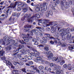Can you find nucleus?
<instances>
[{"label": "nucleus", "mask_w": 74, "mask_h": 74, "mask_svg": "<svg viewBox=\"0 0 74 74\" xmlns=\"http://www.w3.org/2000/svg\"><path fill=\"white\" fill-rule=\"evenodd\" d=\"M45 35L47 37H43L42 38L43 40H41L40 41V42L41 44H44L45 43H47V40H52V39L54 40H55V38L51 36V35L48 34H45Z\"/></svg>", "instance_id": "obj_1"}, {"label": "nucleus", "mask_w": 74, "mask_h": 74, "mask_svg": "<svg viewBox=\"0 0 74 74\" xmlns=\"http://www.w3.org/2000/svg\"><path fill=\"white\" fill-rule=\"evenodd\" d=\"M29 39H30V38L26 37L24 39V41L25 42H25L23 40H22L21 41L20 40V42L22 44H25V45H26V44H27L28 45H29V44H30V42H29Z\"/></svg>", "instance_id": "obj_2"}, {"label": "nucleus", "mask_w": 74, "mask_h": 74, "mask_svg": "<svg viewBox=\"0 0 74 74\" xmlns=\"http://www.w3.org/2000/svg\"><path fill=\"white\" fill-rule=\"evenodd\" d=\"M70 30V28H68L66 31H65V35H66L67 34V37L66 38V39L67 40H69L71 38V34L69 32Z\"/></svg>", "instance_id": "obj_3"}, {"label": "nucleus", "mask_w": 74, "mask_h": 74, "mask_svg": "<svg viewBox=\"0 0 74 74\" xmlns=\"http://www.w3.org/2000/svg\"><path fill=\"white\" fill-rule=\"evenodd\" d=\"M67 4H68V3H66V5H64V2L63 1H61L60 2V4L61 6L62 10H64V8H65V9H68L69 8V5H67Z\"/></svg>", "instance_id": "obj_4"}, {"label": "nucleus", "mask_w": 74, "mask_h": 74, "mask_svg": "<svg viewBox=\"0 0 74 74\" xmlns=\"http://www.w3.org/2000/svg\"><path fill=\"white\" fill-rule=\"evenodd\" d=\"M25 3H22L21 2H19L18 5V8L17 9V10L18 11H21V7H24V6H25Z\"/></svg>", "instance_id": "obj_5"}, {"label": "nucleus", "mask_w": 74, "mask_h": 74, "mask_svg": "<svg viewBox=\"0 0 74 74\" xmlns=\"http://www.w3.org/2000/svg\"><path fill=\"white\" fill-rule=\"evenodd\" d=\"M15 43V40H13L12 41H11L10 40H9V39H8L7 40V44H10V43H11V44L12 45H14V46L15 47H17L18 46V43Z\"/></svg>", "instance_id": "obj_6"}, {"label": "nucleus", "mask_w": 74, "mask_h": 74, "mask_svg": "<svg viewBox=\"0 0 74 74\" xmlns=\"http://www.w3.org/2000/svg\"><path fill=\"white\" fill-rule=\"evenodd\" d=\"M46 53L47 55H49L47 57L48 59L49 60H51V59H52V58H53V53H52V52L50 51L47 52Z\"/></svg>", "instance_id": "obj_7"}, {"label": "nucleus", "mask_w": 74, "mask_h": 74, "mask_svg": "<svg viewBox=\"0 0 74 74\" xmlns=\"http://www.w3.org/2000/svg\"><path fill=\"white\" fill-rule=\"evenodd\" d=\"M1 59L3 60H5L6 61V64L7 66L9 65V66H12V64L9 61L6 60V58L5 56H4L3 57L1 58Z\"/></svg>", "instance_id": "obj_8"}, {"label": "nucleus", "mask_w": 74, "mask_h": 74, "mask_svg": "<svg viewBox=\"0 0 74 74\" xmlns=\"http://www.w3.org/2000/svg\"><path fill=\"white\" fill-rule=\"evenodd\" d=\"M47 3H43L42 5H40V7L42 8V9H43L44 10H45L47 8V6H46V4Z\"/></svg>", "instance_id": "obj_9"}, {"label": "nucleus", "mask_w": 74, "mask_h": 74, "mask_svg": "<svg viewBox=\"0 0 74 74\" xmlns=\"http://www.w3.org/2000/svg\"><path fill=\"white\" fill-rule=\"evenodd\" d=\"M10 6H9L8 8H15V7H16V4L15 3L14 4L13 3H12L10 4Z\"/></svg>", "instance_id": "obj_10"}, {"label": "nucleus", "mask_w": 74, "mask_h": 74, "mask_svg": "<svg viewBox=\"0 0 74 74\" xmlns=\"http://www.w3.org/2000/svg\"><path fill=\"white\" fill-rule=\"evenodd\" d=\"M49 22V20H48V19H45V23L44 24L45 25H44V27H47V26H49V25L48 24H47V23H48Z\"/></svg>", "instance_id": "obj_11"}, {"label": "nucleus", "mask_w": 74, "mask_h": 74, "mask_svg": "<svg viewBox=\"0 0 74 74\" xmlns=\"http://www.w3.org/2000/svg\"><path fill=\"white\" fill-rule=\"evenodd\" d=\"M50 67H53V70H54L55 69H56L58 66H56V65L52 63H51L50 64Z\"/></svg>", "instance_id": "obj_12"}, {"label": "nucleus", "mask_w": 74, "mask_h": 74, "mask_svg": "<svg viewBox=\"0 0 74 74\" xmlns=\"http://www.w3.org/2000/svg\"><path fill=\"white\" fill-rule=\"evenodd\" d=\"M33 51L34 53H35V55L36 57L39 56L40 53L38 51H36V50H34Z\"/></svg>", "instance_id": "obj_13"}, {"label": "nucleus", "mask_w": 74, "mask_h": 74, "mask_svg": "<svg viewBox=\"0 0 74 74\" xmlns=\"http://www.w3.org/2000/svg\"><path fill=\"white\" fill-rule=\"evenodd\" d=\"M50 25H51L52 26H53L52 27L53 28L54 27L55 28V26H56V25H58V22L55 21L54 23V25H53V24H52V23L51 22L50 23Z\"/></svg>", "instance_id": "obj_14"}, {"label": "nucleus", "mask_w": 74, "mask_h": 74, "mask_svg": "<svg viewBox=\"0 0 74 74\" xmlns=\"http://www.w3.org/2000/svg\"><path fill=\"white\" fill-rule=\"evenodd\" d=\"M19 48H18L16 50L14 51H13L14 52V53H15L13 54L14 56H16V55L17 54V53H18L19 52Z\"/></svg>", "instance_id": "obj_15"}, {"label": "nucleus", "mask_w": 74, "mask_h": 74, "mask_svg": "<svg viewBox=\"0 0 74 74\" xmlns=\"http://www.w3.org/2000/svg\"><path fill=\"white\" fill-rule=\"evenodd\" d=\"M34 18V16H32L28 19V22L31 23L33 22V18Z\"/></svg>", "instance_id": "obj_16"}, {"label": "nucleus", "mask_w": 74, "mask_h": 74, "mask_svg": "<svg viewBox=\"0 0 74 74\" xmlns=\"http://www.w3.org/2000/svg\"><path fill=\"white\" fill-rule=\"evenodd\" d=\"M36 29H37V31L39 33H41L42 32V31H41V30H42V28L41 27H36Z\"/></svg>", "instance_id": "obj_17"}, {"label": "nucleus", "mask_w": 74, "mask_h": 74, "mask_svg": "<svg viewBox=\"0 0 74 74\" xmlns=\"http://www.w3.org/2000/svg\"><path fill=\"white\" fill-rule=\"evenodd\" d=\"M14 63V65H16V64H20L21 66H22L24 64L23 62H21L19 63L18 62H16V63Z\"/></svg>", "instance_id": "obj_18"}, {"label": "nucleus", "mask_w": 74, "mask_h": 74, "mask_svg": "<svg viewBox=\"0 0 74 74\" xmlns=\"http://www.w3.org/2000/svg\"><path fill=\"white\" fill-rule=\"evenodd\" d=\"M55 29H56H56H58V31H59V32H62V31H63V29H60V27H58V26L57 25L56 26V27H55Z\"/></svg>", "instance_id": "obj_19"}, {"label": "nucleus", "mask_w": 74, "mask_h": 74, "mask_svg": "<svg viewBox=\"0 0 74 74\" xmlns=\"http://www.w3.org/2000/svg\"><path fill=\"white\" fill-rule=\"evenodd\" d=\"M42 8H41V7L40 8V7H37L36 8V11H37V12L39 11H42Z\"/></svg>", "instance_id": "obj_20"}, {"label": "nucleus", "mask_w": 74, "mask_h": 74, "mask_svg": "<svg viewBox=\"0 0 74 74\" xmlns=\"http://www.w3.org/2000/svg\"><path fill=\"white\" fill-rule=\"evenodd\" d=\"M58 62H60V65H63L64 63H65V61L64 60H62L60 61V60H58Z\"/></svg>", "instance_id": "obj_21"}, {"label": "nucleus", "mask_w": 74, "mask_h": 74, "mask_svg": "<svg viewBox=\"0 0 74 74\" xmlns=\"http://www.w3.org/2000/svg\"><path fill=\"white\" fill-rule=\"evenodd\" d=\"M68 1H69V3H67L68 4H67L68 5H69V7H70L69 5H72L73 4V2H72V0H68Z\"/></svg>", "instance_id": "obj_22"}, {"label": "nucleus", "mask_w": 74, "mask_h": 74, "mask_svg": "<svg viewBox=\"0 0 74 74\" xmlns=\"http://www.w3.org/2000/svg\"><path fill=\"white\" fill-rule=\"evenodd\" d=\"M34 17H35V18H37L38 19H39L40 18V15L38 14H35V16H33Z\"/></svg>", "instance_id": "obj_23"}, {"label": "nucleus", "mask_w": 74, "mask_h": 74, "mask_svg": "<svg viewBox=\"0 0 74 74\" xmlns=\"http://www.w3.org/2000/svg\"><path fill=\"white\" fill-rule=\"evenodd\" d=\"M4 53H5V52L4 51H0V57H1V56H3V55L4 54Z\"/></svg>", "instance_id": "obj_24"}, {"label": "nucleus", "mask_w": 74, "mask_h": 74, "mask_svg": "<svg viewBox=\"0 0 74 74\" xmlns=\"http://www.w3.org/2000/svg\"><path fill=\"white\" fill-rule=\"evenodd\" d=\"M7 38L5 36H4L3 38V40H4L3 41V44L4 45H5V43L4 42L5 41H6V40H7Z\"/></svg>", "instance_id": "obj_25"}, {"label": "nucleus", "mask_w": 74, "mask_h": 74, "mask_svg": "<svg viewBox=\"0 0 74 74\" xmlns=\"http://www.w3.org/2000/svg\"><path fill=\"white\" fill-rule=\"evenodd\" d=\"M23 38V39H25L26 37V35L25 34H22L21 36Z\"/></svg>", "instance_id": "obj_26"}, {"label": "nucleus", "mask_w": 74, "mask_h": 74, "mask_svg": "<svg viewBox=\"0 0 74 74\" xmlns=\"http://www.w3.org/2000/svg\"><path fill=\"white\" fill-rule=\"evenodd\" d=\"M44 49L45 51H49V47L48 46H46L44 48Z\"/></svg>", "instance_id": "obj_27"}, {"label": "nucleus", "mask_w": 74, "mask_h": 74, "mask_svg": "<svg viewBox=\"0 0 74 74\" xmlns=\"http://www.w3.org/2000/svg\"><path fill=\"white\" fill-rule=\"evenodd\" d=\"M36 58H37V60H40L41 62H42V58L40 57V56H38L37 57H36Z\"/></svg>", "instance_id": "obj_28"}, {"label": "nucleus", "mask_w": 74, "mask_h": 74, "mask_svg": "<svg viewBox=\"0 0 74 74\" xmlns=\"http://www.w3.org/2000/svg\"><path fill=\"white\" fill-rule=\"evenodd\" d=\"M68 68L69 70H71V64H70L68 65Z\"/></svg>", "instance_id": "obj_29"}, {"label": "nucleus", "mask_w": 74, "mask_h": 74, "mask_svg": "<svg viewBox=\"0 0 74 74\" xmlns=\"http://www.w3.org/2000/svg\"><path fill=\"white\" fill-rule=\"evenodd\" d=\"M5 49L7 51H10V50L11 49V47L9 46L8 47H5Z\"/></svg>", "instance_id": "obj_30"}, {"label": "nucleus", "mask_w": 74, "mask_h": 74, "mask_svg": "<svg viewBox=\"0 0 74 74\" xmlns=\"http://www.w3.org/2000/svg\"><path fill=\"white\" fill-rule=\"evenodd\" d=\"M56 29H51V32L52 33H55L56 32Z\"/></svg>", "instance_id": "obj_31"}, {"label": "nucleus", "mask_w": 74, "mask_h": 74, "mask_svg": "<svg viewBox=\"0 0 74 74\" xmlns=\"http://www.w3.org/2000/svg\"><path fill=\"white\" fill-rule=\"evenodd\" d=\"M21 54L20 53L18 54H16V56H14V58H18V57H21Z\"/></svg>", "instance_id": "obj_32"}, {"label": "nucleus", "mask_w": 74, "mask_h": 74, "mask_svg": "<svg viewBox=\"0 0 74 74\" xmlns=\"http://www.w3.org/2000/svg\"><path fill=\"white\" fill-rule=\"evenodd\" d=\"M50 14L49 12H47L46 13L45 16L46 17H48L49 16Z\"/></svg>", "instance_id": "obj_33"}, {"label": "nucleus", "mask_w": 74, "mask_h": 74, "mask_svg": "<svg viewBox=\"0 0 74 74\" xmlns=\"http://www.w3.org/2000/svg\"><path fill=\"white\" fill-rule=\"evenodd\" d=\"M18 47H19L18 49H21V48H23V47H24V46L23 45H19Z\"/></svg>", "instance_id": "obj_34"}, {"label": "nucleus", "mask_w": 74, "mask_h": 74, "mask_svg": "<svg viewBox=\"0 0 74 74\" xmlns=\"http://www.w3.org/2000/svg\"><path fill=\"white\" fill-rule=\"evenodd\" d=\"M5 19V17H2L0 18V23H2V22H1V21H4Z\"/></svg>", "instance_id": "obj_35"}, {"label": "nucleus", "mask_w": 74, "mask_h": 74, "mask_svg": "<svg viewBox=\"0 0 74 74\" xmlns=\"http://www.w3.org/2000/svg\"><path fill=\"white\" fill-rule=\"evenodd\" d=\"M21 71L23 72L24 73H27V72L26 71V69L25 68L23 69H21Z\"/></svg>", "instance_id": "obj_36"}, {"label": "nucleus", "mask_w": 74, "mask_h": 74, "mask_svg": "<svg viewBox=\"0 0 74 74\" xmlns=\"http://www.w3.org/2000/svg\"><path fill=\"white\" fill-rule=\"evenodd\" d=\"M39 69L40 70H42L44 69V66H39Z\"/></svg>", "instance_id": "obj_37"}, {"label": "nucleus", "mask_w": 74, "mask_h": 74, "mask_svg": "<svg viewBox=\"0 0 74 74\" xmlns=\"http://www.w3.org/2000/svg\"><path fill=\"white\" fill-rule=\"evenodd\" d=\"M39 21L40 22H41V23H44V24L45 19L39 20Z\"/></svg>", "instance_id": "obj_38"}, {"label": "nucleus", "mask_w": 74, "mask_h": 74, "mask_svg": "<svg viewBox=\"0 0 74 74\" xmlns=\"http://www.w3.org/2000/svg\"><path fill=\"white\" fill-rule=\"evenodd\" d=\"M24 27H25V28H26V27H28V28H31V27H32V25H29L28 26H27V25H25L24 26Z\"/></svg>", "instance_id": "obj_39"}, {"label": "nucleus", "mask_w": 74, "mask_h": 74, "mask_svg": "<svg viewBox=\"0 0 74 74\" xmlns=\"http://www.w3.org/2000/svg\"><path fill=\"white\" fill-rule=\"evenodd\" d=\"M52 59L53 61H57L58 60V59L56 58L55 57H53V58H52Z\"/></svg>", "instance_id": "obj_40"}, {"label": "nucleus", "mask_w": 74, "mask_h": 74, "mask_svg": "<svg viewBox=\"0 0 74 74\" xmlns=\"http://www.w3.org/2000/svg\"><path fill=\"white\" fill-rule=\"evenodd\" d=\"M67 40H69V43H72L73 42V39L70 38L69 39Z\"/></svg>", "instance_id": "obj_41"}, {"label": "nucleus", "mask_w": 74, "mask_h": 74, "mask_svg": "<svg viewBox=\"0 0 74 74\" xmlns=\"http://www.w3.org/2000/svg\"><path fill=\"white\" fill-rule=\"evenodd\" d=\"M28 63H29V65L30 64V65H32V64H33V62L32 61H29L28 62Z\"/></svg>", "instance_id": "obj_42"}, {"label": "nucleus", "mask_w": 74, "mask_h": 74, "mask_svg": "<svg viewBox=\"0 0 74 74\" xmlns=\"http://www.w3.org/2000/svg\"><path fill=\"white\" fill-rule=\"evenodd\" d=\"M65 31L64 32V33H60V36L61 37H63V36H64V35H65Z\"/></svg>", "instance_id": "obj_43"}, {"label": "nucleus", "mask_w": 74, "mask_h": 74, "mask_svg": "<svg viewBox=\"0 0 74 74\" xmlns=\"http://www.w3.org/2000/svg\"><path fill=\"white\" fill-rule=\"evenodd\" d=\"M55 33V34L57 36H58L59 37V36H60V34H59V33H58V32H56Z\"/></svg>", "instance_id": "obj_44"}, {"label": "nucleus", "mask_w": 74, "mask_h": 74, "mask_svg": "<svg viewBox=\"0 0 74 74\" xmlns=\"http://www.w3.org/2000/svg\"><path fill=\"white\" fill-rule=\"evenodd\" d=\"M44 73L43 71H40L39 73V74H43Z\"/></svg>", "instance_id": "obj_45"}, {"label": "nucleus", "mask_w": 74, "mask_h": 74, "mask_svg": "<svg viewBox=\"0 0 74 74\" xmlns=\"http://www.w3.org/2000/svg\"><path fill=\"white\" fill-rule=\"evenodd\" d=\"M21 60H22L23 62H26V59L25 58H23L21 59H20Z\"/></svg>", "instance_id": "obj_46"}, {"label": "nucleus", "mask_w": 74, "mask_h": 74, "mask_svg": "<svg viewBox=\"0 0 74 74\" xmlns=\"http://www.w3.org/2000/svg\"><path fill=\"white\" fill-rule=\"evenodd\" d=\"M27 36H28V37H28V38H29L32 39V37H31V36H30V37H29L30 36V34H27Z\"/></svg>", "instance_id": "obj_47"}, {"label": "nucleus", "mask_w": 74, "mask_h": 74, "mask_svg": "<svg viewBox=\"0 0 74 74\" xmlns=\"http://www.w3.org/2000/svg\"><path fill=\"white\" fill-rule=\"evenodd\" d=\"M28 60H31V59H32V57L30 56H28Z\"/></svg>", "instance_id": "obj_48"}, {"label": "nucleus", "mask_w": 74, "mask_h": 74, "mask_svg": "<svg viewBox=\"0 0 74 74\" xmlns=\"http://www.w3.org/2000/svg\"><path fill=\"white\" fill-rule=\"evenodd\" d=\"M20 52H21V54H23L25 53V51L24 50H20Z\"/></svg>", "instance_id": "obj_49"}, {"label": "nucleus", "mask_w": 74, "mask_h": 74, "mask_svg": "<svg viewBox=\"0 0 74 74\" xmlns=\"http://www.w3.org/2000/svg\"><path fill=\"white\" fill-rule=\"evenodd\" d=\"M50 42L51 44L52 45H53V44H54V41H53L52 40H51L50 41Z\"/></svg>", "instance_id": "obj_50"}, {"label": "nucleus", "mask_w": 74, "mask_h": 74, "mask_svg": "<svg viewBox=\"0 0 74 74\" xmlns=\"http://www.w3.org/2000/svg\"><path fill=\"white\" fill-rule=\"evenodd\" d=\"M62 40H63V41H64L65 40H66V37H65V36H63L62 37Z\"/></svg>", "instance_id": "obj_51"}, {"label": "nucleus", "mask_w": 74, "mask_h": 74, "mask_svg": "<svg viewBox=\"0 0 74 74\" xmlns=\"http://www.w3.org/2000/svg\"><path fill=\"white\" fill-rule=\"evenodd\" d=\"M31 67H33V69H34V70H36L37 69L36 67H34V66H31Z\"/></svg>", "instance_id": "obj_52"}, {"label": "nucleus", "mask_w": 74, "mask_h": 74, "mask_svg": "<svg viewBox=\"0 0 74 74\" xmlns=\"http://www.w3.org/2000/svg\"><path fill=\"white\" fill-rule=\"evenodd\" d=\"M30 55L32 56H35V53H33L32 52L30 53Z\"/></svg>", "instance_id": "obj_53"}, {"label": "nucleus", "mask_w": 74, "mask_h": 74, "mask_svg": "<svg viewBox=\"0 0 74 74\" xmlns=\"http://www.w3.org/2000/svg\"><path fill=\"white\" fill-rule=\"evenodd\" d=\"M23 10L24 11V12H27V8H24Z\"/></svg>", "instance_id": "obj_54"}, {"label": "nucleus", "mask_w": 74, "mask_h": 74, "mask_svg": "<svg viewBox=\"0 0 74 74\" xmlns=\"http://www.w3.org/2000/svg\"><path fill=\"white\" fill-rule=\"evenodd\" d=\"M63 67L64 68H65V69H66V68L67 67V65L66 64H65L64 65Z\"/></svg>", "instance_id": "obj_55"}, {"label": "nucleus", "mask_w": 74, "mask_h": 74, "mask_svg": "<svg viewBox=\"0 0 74 74\" xmlns=\"http://www.w3.org/2000/svg\"><path fill=\"white\" fill-rule=\"evenodd\" d=\"M49 13L50 15H53V12L51 11H49Z\"/></svg>", "instance_id": "obj_56"}, {"label": "nucleus", "mask_w": 74, "mask_h": 74, "mask_svg": "<svg viewBox=\"0 0 74 74\" xmlns=\"http://www.w3.org/2000/svg\"><path fill=\"white\" fill-rule=\"evenodd\" d=\"M69 50H70V51H72L73 49H74V47H71L69 48Z\"/></svg>", "instance_id": "obj_57"}, {"label": "nucleus", "mask_w": 74, "mask_h": 74, "mask_svg": "<svg viewBox=\"0 0 74 74\" xmlns=\"http://www.w3.org/2000/svg\"><path fill=\"white\" fill-rule=\"evenodd\" d=\"M61 45L62 47H66V45H65V44H64V43H62Z\"/></svg>", "instance_id": "obj_58"}, {"label": "nucleus", "mask_w": 74, "mask_h": 74, "mask_svg": "<svg viewBox=\"0 0 74 74\" xmlns=\"http://www.w3.org/2000/svg\"><path fill=\"white\" fill-rule=\"evenodd\" d=\"M34 44L36 45H38V42L36 41V42H35Z\"/></svg>", "instance_id": "obj_59"}, {"label": "nucleus", "mask_w": 74, "mask_h": 74, "mask_svg": "<svg viewBox=\"0 0 74 74\" xmlns=\"http://www.w3.org/2000/svg\"><path fill=\"white\" fill-rule=\"evenodd\" d=\"M32 30L34 33H36V31H37V29H34Z\"/></svg>", "instance_id": "obj_60"}, {"label": "nucleus", "mask_w": 74, "mask_h": 74, "mask_svg": "<svg viewBox=\"0 0 74 74\" xmlns=\"http://www.w3.org/2000/svg\"><path fill=\"white\" fill-rule=\"evenodd\" d=\"M32 41L33 42H35L37 41V40L36 39H32Z\"/></svg>", "instance_id": "obj_61"}, {"label": "nucleus", "mask_w": 74, "mask_h": 74, "mask_svg": "<svg viewBox=\"0 0 74 74\" xmlns=\"http://www.w3.org/2000/svg\"><path fill=\"white\" fill-rule=\"evenodd\" d=\"M30 32L31 33V34L32 36H33V31L32 30H31L30 31Z\"/></svg>", "instance_id": "obj_62"}, {"label": "nucleus", "mask_w": 74, "mask_h": 74, "mask_svg": "<svg viewBox=\"0 0 74 74\" xmlns=\"http://www.w3.org/2000/svg\"><path fill=\"white\" fill-rule=\"evenodd\" d=\"M12 73L13 74H16V70H14L13 71Z\"/></svg>", "instance_id": "obj_63"}, {"label": "nucleus", "mask_w": 74, "mask_h": 74, "mask_svg": "<svg viewBox=\"0 0 74 74\" xmlns=\"http://www.w3.org/2000/svg\"><path fill=\"white\" fill-rule=\"evenodd\" d=\"M71 11L73 13V16H74V9H72V10H71Z\"/></svg>", "instance_id": "obj_64"}]
</instances>
